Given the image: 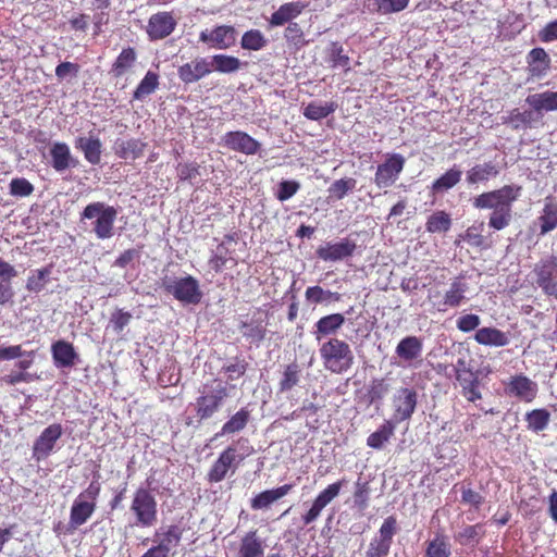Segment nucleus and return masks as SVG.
<instances>
[{
  "label": "nucleus",
  "instance_id": "obj_28",
  "mask_svg": "<svg viewBox=\"0 0 557 557\" xmlns=\"http://www.w3.org/2000/svg\"><path fill=\"white\" fill-rule=\"evenodd\" d=\"M499 174V169L492 161L479 163L466 173V182L469 185L485 183Z\"/></svg>",
  "mask_w": 557,
  "mask_h": 557
},
{
  "label": "nucleus",
  "instance_id": "obj_10",
  "mask_svg": "<svg viewBox=\"0 0 557 557\" xmlns=\"http://www.w3.org/2000/svg\"><path fill=\"white\" fill-rule=\"evenodd\" d=\"M345 483L346 480L342 479L337 482L329 484L317 495L310 508L301 516L304 525H309L317 521L322 510L339 495Z\"/></svg>",
  "mask_w": 557,
  "mask_h": 557
},
{
  "label": "nucleus",
  "instance_id": "obj_42",
  "mask_svg": "<svg viewBox=\"0 0 557 557\" xmlns=\"http://www.w3.org/2000/svg\"><path fill=\"white\" fill-rule=\"evenodd\" d=\"M462 172L454 165L432 184L434 194L444 193L456 186L461 180Z\"/></svg>",
  "mask_w": 557,
  "mask_h": 557
},
{
  "label": "nucleus",
  "instance_id": "obj_32",
  "mask_svg": "<svg viewBox=\"0 0 557 557\" xmlns=\"http://www.w3.org/2000/svg\"><path fill=\"white\" fill-rule=\"evenodd\" d=\"M250 420V411L246 408H242L236 413H234L221 428L220 432L215 433L211 438L215 441L220 436L232 435L240 432L246 428Z\"/></svg>",
  "mask_w": 557,
  "mask_h": 557
},
{
  "label": "nucleus",
  "instance_id": "obj_48",
  "mask_svg": "<svg viewBox=\"0 0 557 557\" xmlns=\"http://www.w3.org/2000/svg\"><path fill=\"white\" fill-rule=\"evenodd\" d=\"M394 430L395 425L391 421H386L380 426L377 431L369 435L367 440L368 446L375 449H381L383 445L392 437Z\"/></svg>",
  "mask_w": 557,
  "mask_h": 557
},
{
  "label": "nucleus",
  "instance_id": "obj_52",
  "mask_svg": "<svg viewBox=\"0 0 557 557\" xmlns=\"http://www.w3.org/2000/svg\"><path fill=\"white\" fill-rule=\"evenodd\" d=\"M240 45L243 49L258 51L265 47L267 39L260 30L250 29L243 35Z\"/></svg>",
  "mask_w": 557,
  "mask_h": 557
},
{
  "label": "nucleus",
  "instance_id": "obj_19",
  "mask_svg": "<svg viewBox=\"0 0 557 557\" xmlns=\"http://www.w3.org/2000/svg\"><path fill=\"white\" fill-rule=\"evenodd\" d=\"M506 393L524 401H532L537 393V385L525 375H515L506 384Z\"/></svg>",
  "mask_w": 557,
  "mask_h": 557
},
{
  "label": "nucleus",
  "instance_id": "obj_50",
  "mask_svg": "<svg viewBox=\"0 0 557 557\" xmlns=\"http://www.w3.org/2000/svg\"><path fill=\"white\" fill-rule=\"evenodd\" d=\"M550 414L546 409H534L527 413L528 428L533 432L545 430L549 423Z\"/></svg>",
  "mask_w": 557,
  "mask_h": 557
},
{
  "label": "nucleus",
  "instance_id": "obj_35",
  "mask_svg": "<svg viewBox=\"0 0 557 557\" xmlns=\"http://www.w3.org/2000/svg\"><path fill=\"white\" fill-rule=\"evenodd\" d=\"M536 113L534 110H525L521 112L519 109L511 110L508 115L503 116V123L508 124L513 129H519L521 127H531L532 123L537 120Z\"/></svg>",
  "mask_w": 557,
  "mask_h": 557
},
{
  "label": "nucleus",
  "instance_id": "obj_33",
  "mask_svg": "<svg viewBox=\"0 0 557 557\" xmlns=\"http://www.w3.org/2000/svg\"><path fill=\"white\" fill-rule=\"evenodd\" d=\"M528 64L533 76H542L549 69L550 58L543 48H534L528 54Z\"/></svg>",
  "mask_w": 557,
  "mask_h": 557
},
{
  "label": "nucleus",
  "instance_id": "obj_2",
  "mask_svg": "<svg viewBox=\"0 0 557 557\" xmlns=\"http://www.w3.org/2000/svg\"><path fill=\"white\" fill-rule=\"evenodd\" d=\"M117 209L102 201L87 205L81 213V221H89L91 232L98 239H109L114 235Z\"/></svg>",
  "mask_w": 557,
  "mask_h": 557
},
{
  "label": "nucleus",
  "instance_id": "obj_58",
  "mask_svg": "<svg viewBox=\"0 0 557 557\" xmlns=\"http://www.w3.org/2000/svg\"><path fill=\"white\" fill-rule=\"evenodd\" d=\"M428 557H449L450 546L444 539L436 537L428 543L426 547Z\"/></svg>",
  "mask_w": 557,
  "mask_h": 557
},
{
  "label": "nucleus",
  "instance_id": "obj_49",
  "mask_svg": "<svg viewBox=\"0 0 557 557\" xmlns=\"http://www.w3.org/2000/svg\"><path fill=\"white\" fill-rule=\"evenodd\" d=\"M156 535L161 536L159 544L156 546L169 555L171 548L178 545L182 539V530L177 525H171L164 533H157Z\"/></svg>",
  "mask_w": 557,
  "mask_h": 557
},
{
  "label": "nucleus",
  "instance_id": "obj_31",
  "mask_svg": "<svg viewBox=\"0 0 557 557\" xmlns=\"http://www.w3.org/2000/svg\"><path fill=\"white\" fill-rule=\"evenodd\" d=\"M101 147L102 144L97 137L81 136L75 139V148L79 149L84 153L85 159L94 165L98 164L101 160Z\"/></svg>",
  "mask_w": 557,
  "mask_h": 557
},
{
  "label": "nucleus",
  "instance_id": "obj_24",
  "mask_svg": "<svg viewBox=\"0 0 557 557\" xmlns=\"http://www.w3.org/2000/svg\"><path fill=\"white\" fill-rule=\"evenodd\" d=\"M292 488V484H285L273 490L263 491L250 500V506L253 510L268 509L273 503L286 496Z\"/></svg>",
  "mask_w": 557,
  "mask_h": 557
},
{
  "label": "nucleus",
  "instance_id": "obj_9",
  "mask_svg": "<svg viewBox=\"0 0 557 557\" xmlns=\"http://www.w3.org/2000/svg\"><path fill=\"white\" fill-rule=\"evenodd\" d=\"M534 284L545 295L557 298V257L549 256L541 259L533 268Z\"/></svg>",
  "mask_w": 557,
  "mask_h": 557
},
{
  "label": "nucleus",
  "instance_id": "obj_29",
  "mask_svg": "<svg viewBox=\"0 0 557 557\" xmlns=\"http://www.w3.org/2000/svg\"><path fill=\"white\" fill-rule=\"evenodd\" d=\"M235 458L236 449L234 447L230 446L223 450L208 474L209 480L211 482H221L226 476V473L235 461Z\"/></svg>",
  "mask_w": 557,
  "mask_h": 557
},
{
  "label": "nucleus",
  "instance_id": "obj_22",
  "mask_svg": "<svg viewBox=\"0 0 557 557\" xmlns=\"http://www.w3.org/2000/svg\"><path fill=\"white\" fill-rule=\"evenodd\" d=\"M17 276V271L8 261L0 258V305L4 306L12 302L14 289L12 281Z\"/></svg>",
  "mask_w": 557,
  "mask_h": 557
},
{
  "label": "nucleus",
  "instance_id": "obj_64",
  "mask_svg": "<svg viewBox=\"0 0 557 557\" xmlns=\"http://www.w3.org/2000/svg\"><path fill=\"white\" fill-rule=\"evenodd\" d=\"M481 323V319L478 314L469 313L461 315L457 320V327L459 331L468 333L474 331Z\"/></svg>",
  "mask_w": 557,
  "mask_h": 557
},
{
  "label": "nucleus",
  "instance_id": "obj_13",
  "mask_svg": "<svg viewBox=\"0 0 557 557\" xmlns=\"http://www.w3.org/2000/svg\"><path fill=\"white\" fill-rule=\"evenodd\" d=\"M61 424L53 423L47 426L35 441L33 446V457L36 460L46 459L54 448L55 443L62 436Z\"/></svg>",
  "mask_w": 557,
  "mask_h": 557
},
{
  "label": "nucleus",
  "instance_id": "obj_7",
  "mask_svg": "<svg viewBox=\"0 0 557 557\" xmlns=\"http://www.w3.org/2000/svg\"><path fill=\"white\" fill-rule=\"evenodd\" d=\"M162 285L169 294L183 304L197 305L202 298L199 282L191 275L166 277Z\"/></svg>",
  "mask_w": 557,
  "mask_h": 557
},
{
  "label": "nucleus",
  "instance_id": "obj_51",
  "mask_svg": "<svg viewBox=\"0 0 557 557\" xmlns=\"http://www.w3.org/2000/svg\"><path fill=\"white\" fill-rule=\"evenodd\" d=\"M306 299L311 304H321L324 301H338L341 294L331 290H324L321 286H310L305 293Z\"/></svg>",
  "mask_w": 557,
  "mask_h": 557
},
{
  "label": "nucleus",
  "instance_id": "obj_40",
  "mask_svg": "<svg viewBox=\"0 0 557 557\" xmlns=\"http://www.w3.org/2000/svg\"><path fill=\"white\" fill-rule=\"evenodd\" d=\"M541 235H545L557 227V203L550 198L545 199V206L539 218Z\"/></svg>",
  "mask_w": 557,
  "mask_h": 557
},
{
  "label": "nucleus",
  "instance_id": "obj_3",
  "mask_svg": "<svg viewBox=\"0 0 557 557\" xmlns=\"http://www.w3.org/2000/svg\"><path fill=\"white\" fill-rule=\"evenodd\" d=\"M323 366L332 373L347 372L354 364V352L343 339L331 337L319 349Z\"/></svg>",
  "mask_w": 557,
  "mask_h": 557
},
{
  "label": "nucleus",
  "instance_id": "obj_12",
  "mask_svg": "<svg viewBox=\"0 0 557 557\" xmlns=\"http://www.w3.org/2000/svg\"><path fill=\"white\" fill-rule=\"evenodd\" d=\"M418 403V394L414 388L401 387L393 397L394 417L396 421H405L411 418Z\"/></svg>",
  "mask_w": 557,
  "mask_h": 557
},
{
  "label": "nucleus",
  "instance_id": "obj_30",
  "mask_svg": "<svg viewBox=\"0 0 557 557\" xmlns=\"http://www.w3.org/2000/svg\"><path fill=\"white\" fill-rule=\"evenodd\" d=\"M422 341L417 336H407L396 346V355L405 362H411L421 357Z\"/></svg>",
  "mask_w": 557,
  "mask_h": 557
},
{
  "label": "nucleus",
  "instance_id": "obj_41",
  "mask_svg": "<svg viewBox=\"0 0 557 557\" xmlns=\"http://www.w3.org/2000/svg\"><path fill=\"white\" fill-rule=\"evenodd\" d=\"M210 63L212 71L224 74L237 72L243 65L238 58L226 54L213 55Z\"/></svg>",
  "mask_w": 557,
  "mask_h": 557
},
{
  "label": "nucleus",
  "instance_id": "obj_23",
  "mask_svg": "<svg viewBox=\"0 0 557 557\" xmlns=\"http://www.w3.org/2000/svg\"><path fill=\"white\" fill-rule=\"evenodd\" d=\"M346 319L342 313H332L320 318L314 324L313 335L317 341L335 335L344 325Z\"/></svg>",
  "mask_w": 557,
  "mask_h": 557
},
{
  "label": "nucleus",
  "instance_id": "obj_20",
  "mask_svg": "<svg viewBox=\"0 0 557 557\" xmlns=\"http://www.w3.org/2000/svg\"><path fill=\"white\" fill-rule=\"evenodd\" d=\"M356 244L349 239H343L338 243H326L317 249L318 258L323 261H338L354 253Z\"/></svg>",
  "mask_w": 557,
  "mask_h": 557
},
{
  "label": "nucleus",
  "instance_id": "obj_46",
  "mask_svg": "<svg viewBox=\"0 0 557 557\" xmlns=\"http://www.w3.org/2000/svg\"><path fill=\"white\" fill-rule=\"evenodd\" d=\"M484 535V529L481 524L467 525L462 530H460L456 540L459 544L465 546H475L482 536Z\"/></svg>",
  "mask_w": 557,
  "mask_h": 557
},
{
  "label": "nucleus",
  "instance_id": "obj_47",
  "mask_svg": "<svg viewBox=\"0 0 557 557\" xmlns=\"http://www.w3.org/2000/svg\"><path fill=\"white\" fill-rule=\"evenodd\" d=\"M50 274V268H42L30 271L26 281V289L30 293L41 292L48 283Z\"/></svg>",
  "mask_w": 557,
  "mask_h": 557
},
{
  "label": "nucleus",
  "instance_id": "obj_34",
  "mask_svg": "<svg viewBox=\"0 0 557 557\" xmlns=\"http://www.w3.org/2000/svg\"><path fill=\"white\" fill-rule=\"evenodd\" d=\"M137 54L134 48H125L115 59L112 64L110 73L114 77H122L125 75L135 64Z\"/></svg>",
  "mask_w": 557,
  "mask_h": 557
},
{
  "label": "nucleus",
  "instance_id": "obj_43",
  "mask_svg": "<svg viewBox=\"0 0 557 557\" xmlns=\"http://www.w3.org/2000/svg\"><path fill=\"white\" fill-rule=\"evenodd\" d=\"M337 108L335 102L312 101L304 109V115L312 121H319L329 116Z\"/></svg>",
  "mask_w": 557,
  "mask_h": 557
},
{
  "label": "nucleus",
  "instance_id": "obj_6",
  "mask_svg": "<svg viewBox=\"0 0 557 557\" xmlns=\"http://www.w3.org/2000/svg\"><path fill=\"white\" fill-rule=\"evenodd\" d=\"M101 491V484L92 480L86 490L74 499L70 512V525L78 528L87 522L97 507V498Z\"/></svg>",
  "mask_w": 557,
  "mask_h": 557
},
{
  "label": "nucleus",
  "instance_id": "obj_11",
  "mask_svg": "<svg viewBox=\"0 0 557 557\" xmlns=\"http://www.w3.org/2000/svg\"><path fill=\"white\" fill-rule=\"evenodd\" d=\"M405 158L399 153L388 154L386 160L377 165L374 182L379 188L392 186L401 173Z\"/></svg>",
  "mask_w": 557,
  "mask_h": 557
},
{
  "label": "nucleus",
  "instance_id": "obj_14",
  "mask_svg": "<svg viewBox=\"0 0 557 557\" xmlns=\"http://www.w3.org/2000/svg\"><path fill=\"white\" fill-rule=\"evenodd\" d=\"M222 143L228 149L247 156L256 154L261 144L245 132H227L222 137Z\"/></svg>",
  "mask_w": 557,
  "mask_h": 557
},
{
  "label": "nucleus",
  "instance_id": "obj_62",
  "mask_svg": "<svg viewBox=\"0 0 557 557\" xmlns=\"http://www.w3.org/2000/svg\"><path fill=\"white\" fill-rule=\"evenodd\" d=\"M132 314L122 309H117L112 313L110 319V324L113 327L115 333H121L123 329L131 322Z\"/></svg>",
  "mask_w": 557,
  "mask_h": 557
},
{
  "label": "nucleus",
  "instance_id": "obj_60",
  "mask_svg": "<svg viewBox=\"0 0 557 557\" xmlns=\"http://www.w3.org/2000/svg\"><path fill=\"white\" fill-rule=\"evenodd\" d=\"M300 188V184L296 181H282L278 184L276 198L280 201H286L292 198Z\"/></svg>",
  "mask_w": 557,
  "mask_h": 557
},
{
  "label": "nucleus",
  "instance_id": "obj_26",
  "mask_svg": "<svg viewBox=\"0 0 557 557\" xmlns=\"http://www.w3.org/2000/svg\"><path fill=\"white\" fill-rule=\"evenodd\" d=\"M306 5L299 1L287 2L282 4L274 13H272L269 23L272 27L282 26L286 23H292L296 18Z\"/></svg>",
  "mask_w": 557,
  "mask_h": 557
},
{
  "label": "nucleus",
  "instance_id": "obj_17",
  "mask_svg": "<svg viewBox=\"0 0 557 557\" xmlns=\"http://www.w3.org/2000/svg\"><path fill=\"white\" fill-rule=\"evenodd\" d=\"M51 356L58 369L73 368L79 361L73 344L64 339H59L51 345Z\"/></svg>",
  "mask_w": 557,
  "mask_h": 557
},
{
  "label": "nucleus",
  "instance_id": "obj_54",
  "mask_svg": "<svg viewBox=\"0 0 557 557\" xmlns=\"http://www.w3.org/2000/svg\"><path fill=\"white\" fill-rule=\"evenodd\" d=\"M329 61L332 67H343L349 70L350 59L344 53L343 46L338 42H332L329 53Z\"/></svg>",
  "mask_w": 557,
  "mask_h": 557
},
{
  "label": "nucleus",
  "instance_id": "obj_21",
  "mask_svg": "<svg viewBox=\"0 0 557 557\" xmlns=\"http://www.w3.org/2000/svg\"><path fill=\"white\" fill-rule=\"evenodd\" d=\"M51 166L57 172H64L77 165V160L72 156L67 144L55 141L50 147Z\"/></svg>",
  "mask_w": 557,
  "mask_h": 557
},
{
  "label": "nucleus",
  "instance_id": "obj_37",
  "mask_svg": "<svg viewBox=\"0 0 557 557\" xmlns=\"http://www.w3.org/2000/svg\"><path fill=\"white\" fill-rule=\"evenodd\" d=\"M461 386L462 396L469 401H475L482 398L479 388V375L475 372L465 373L463 376L457 379Z\"/></svg>",
  "mask_w": 557,
  "mask_h": 557
},
{
  "label": "nucleus",
  "instance_id": "obj_18",
  "mask_svg": "<svg viewBox=\"0 0 557 557\" xmlns=\"http://www.w3.org/2000/svg\"><path fill=\"white\" fill-rule=\"evenodd\" d=\"M212 72L211 63L206 58H196L181 65L177 70L180 79L185 84H193Z\"/></svg>",
  "mask_w": 557,
  "mask_h": 557
},
{
  "label": "nucleus",
  "instance_id": "obj_38",
  "mask_svg": "<svg viewBox=\"0 0 557 557\" xmlns=\"http://www.w3.org/2000/svg\"><path fill=\"white\" fill-rule=\"evenodd\" d=\"M468 290V284L461 278L454 280L448 290L444 295L443 306L456 308L460 306V304L465 299V294Z\"/></svg>",
  "mask_w": 557,
  "mask_h": 557
},
{
  "label": "nucleus",
  "instance_id": "obj_36",
  "mask_svg": "<svg viewBox=\"0 0 557 557\" xmlns=\"http://www.w3.org/2000/svg\"><path fill=\"white\" fill-rule=\"evenodd\" d=\"M239 557H263L264 548L256 531L248 532L242 540Z\"/></svg>",
  "mask_w": 557,
  "mask_h": 557
},
{
  "label": "nucleus",
  "instance_id": "obj_45",
  "mask_svg": "<svg viewBox=\"0 0 557 557\" xmlns=\"http://www.w3.org/2000/svg\"><path fill=\"white\" fill-rule=\"evenodd\" d=\"M450 226V215L442 210L432 213L425 223V228L429 233H446Z\"/></svg>",
  "mask_w": 557,
  "mask_h": 557
},
{
  "label": "nucleus",
  "instance_id": "obj_56",
  "mask_svg": "<svg viewBox=\"0 0 557 557\" xmlns=\"http://www.w3.org/2000/svg\"><path fill=\"white\" fill-rule=\"evenodd\" d=\"M354 505L360 511H363L369 506V485L368 482L358 480L355 484Z\"/></svg>",
  "mask_w": 557,
  "mask_h": 557
},
{
  "label": "nucleus",
  "instance_id": "obj_63",
  "mask_svg": "<svg viewBox=\"0 0 557 557\" xmlns=\"http://www.w3.org/2000/svg\"><path fill=\"white\" fill-rule=\"evenodd\" d=\"M199 168V164L196 162L178 163L177 176L182 181H193L200 175Z\"/></svg>",
  "mask_w": 557,
  "mask_h": 557
},
{
  "label": "nucleus",
  "instance_id": "obj_5",
  "mask_svg": "<svg viewBox=\"0 0 557 557\" xmlns=\"http://www.w3.org/2000/svg\"><path fill=\"white\" fill-rule=\"evenodd\" d=\"M227 397L228 391L222 381L213 380L212 383L206 384L195 404L198 418L210 419L221 409Z\"/></svg>",
  "mask_w": 557,
  "mask_h": 557
},
{
  "label": "nucleus",
  "instance_id": "obj_4",
  "mask_svg": "<svg viewBox=\"0 0 557 557\" xmlns=\"http://www.w3.org/2000/svg\"><path fill=\"white\" fill-rule=\"evenodd\" d=\"M129 512L134 517L133 525L148 529L158 522V503L152 492L146 487H138L132 497Z\"/></svg>",
  "mask_w": 557,
  "mask_h": 557
},
{
  "label": "nucleus",
  "instance_id": "obj_16",
  "mask_svg": "<svg viewBox=\"0 0 557 557\" xmlns=\"http://www.w3.org/2000/svg\"><path fill=\"white\" fill-rule=\"evenodd\" d=\"M176 21L171 12H158L148 21L147 34L152 40L168 37L175 29Z\"/></svg>",
  "mask_w": 557,
  "mask_h": 557
},
{
  "label": "nucleus",
  "instance_id": "obj_15",
  "mask_svg": "<svg viewBox=\"0 0 557 557\" xmlns=\"http://www.w3.org/2000/svg\"><path fill=\"white\" fill-rule=\"evenodd\" d=\"M199 40L208 44L212 48L227 49L236 41V30L233 26L221 25L212 30H202Z\"/></svg>",
  "mask_w": 557,
  "mask_h": 557
},
{
  "label": "nucleus",
  "instance_id": "obj_55",
  "mask_svg": "<svg viewBox=\"0 0 557 557\" xmlns=\"http://www.w3.org/2000/svg\"><path fill=\"white\" fill-rule=\"evenodd\" d=\"M356 180L351 177L337 180L332 183L329 188L330 196L336 199H343L356 187Z\"/></svg>",
  "mask_w": 557,
  "mask_h": 557
},
{
  "label": "nucleus",
  "instance_id": "obj_27",
  "mask_svg": "<svg viewBox=\"0 0 557 557\" xmlns=\"http://www.w3.org/2000/svg\"><path fill=\"white\" fill-rule=\"evenodd\" d=\"M525 102L534 110L536 115H540L543 111H557V91L546 90L529 95Z\"/></svg>",
  "mask_w": 557,
  "mask_h": 557
},
{
  "label": "nucleus",
  "instance_id": "obj_59",
  "mask_svg": "<svg viewBox=\"0 0 557 557\" xmlns=\"http://www.w3.org/2000/svg\"><path fill=\"white\" fill-rule=\"evenodd\" d=\"M377 11L382 14L403 11L408 7L409 0H375Z\"/></svg>",
  "mask_w": 557,
  "mask_h": 557
},
{
  "label": "nucleus",
  "instance_id": "obj_61",
  "mask_svg": "<svg viewBox=\"0 0 557 557\" xmlns=\"http://www.w3.org/2000/svg\"><path fill=\"white\" fill-rule=\"evenodd\" d=\"M35 379L36 377L33 374L20 370V371H11L10 373L2 376L1 381L3 383H5L7 385L14 386L20 383H30Z\"/></svg>",
  "mask_w": 557,
  "mask_h": 557
},
{
  "label": "nucleus",
  "instance_id": "obj_53",
  "mask_svg": "<svg viewBox=\"0 0 557 557\" xmlns=\"http://www.w3.org/2000/svg\"><path fill=\"white\" fill-rule=\"evenodd\" d=\"M300 381V369L298 364L292 363L288 364L283 373V376L280 381V391L287 392L290 391L294 386H296Z\"/></svg>",
  "mask_w": 557,
  "mask_h": 557
},
{
  "label": "nucleus",
  "instance_id": "obj_8",
  "mask_svg": "<svg viewBox=\"0 0 557 557\" xmlns=\"http://www.w3.org/2000/svg\"><path fill=\"white\" fill-rule=\"evenodd\" d=\"M396 533V518L394 516L385 518L377 533L373 535L367 545L364 557H388Z\"/></svg>",
  "mask_w": 557,
  "mask_h": 557
},
{
  "label": "nucleus",
  "instance_id": "obj_1",
  "mask_svg": "<svg viewBox=\"0 0 557 557\" xmlns=\"http://www.w3.org/2000/svg\"><path fill=\"white\" fill-rule=\"evenodd\" d=\"M521 187L517 185H505L499 189L486 191L473 199L475 209L493 210L488 226L500 231L507 227L511 222L512 203L520 197Z\"/></svg>",
  "mask_w": 557,
  "mask_h": 557
},
{
  "label": "nucleus",
  "instance_id": "obj_39",
  "mask_svg": "<svg viewBox=\"0 0 557 557\" xmlns=\"http://www.w3.org/2000/svg\"><path fill=\"white\" fill-rule=\"evenodd\" d=\"M145 145L138 139H117L114 144L115 153L123 159H136L144 151Z\"/></svg>",
  "mask_w": 557,
  "mask_h": 557
},
{
  "label": "nucleus",
  "instance_id": "obj_44",
  "mask_svg": "<svg viewBox=\"0 0 557 557\" xmlns=\"http://www.w3.org/2000/svg\"><path fill=\"white\" fill-rule=\"evenodd\" d=\"M158 86L159 75L154 72L148 71L135 89L133 98L135 100H144L146 97L153 94Z\"/></svg>",
  "mask_w": 557,
  "mask_h": 557
},
{
  "label": "nucleus",
  "instance_id": "obj_57",
  "mask_svg": "<svg viewBox=\"0 0 557 557\" xmlns=\"http://www.w3.org/2000/svg\"><path fill=\"white\" fill-rule=\"evenodd\" d=\"M10 194L14 197H27L33 194V184L24 177H16L10 182Z\"/></svg>",
  "mask_w": 557,
  "mask_h": 557
},
{
  "label": "nucleus",
  "instance_id": "obj_25",
  "mask_svg": "<svg viewBox=\"0 0 557 557\" xmlns=\"http://www.w3.org/2000/svg\"><path fill=\"white\" fill-rule=\"evenodd\" d=\"M474 339L480 345L504 347L510 343V334L496 327H481L476 331Z\"/></svg>",
  "mask_w": 557,
  "mask_h": 557
}]
</instances>
